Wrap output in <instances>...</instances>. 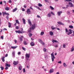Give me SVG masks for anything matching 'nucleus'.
<instances>
[{"mask_svg":"<svg viewBox=\"0 0 74 74\" xmlns=\"http://www.w3.org/2000/svg\"><path fill=\"white\" fill-rule=\"evenodd\" d=\"M58 63H60V64H61V63H62V62L60 61L58 62Z\"/></svg>","mask_w":74,"mask_h":74,"instance_id":"nucleus-58","label":"nucleus"},{"mask_svg":"<svg viewBox=\"0 0 74 74\" xmlns=\"http://www.w3.org/2000/svg\"><path fill=\"white\" fill-rule=\"evenodd\" d=\"M49 34L51 36H53V32H50Z\"/></svg>","mask_w":74,"mask_h":74,"instance_id":"nucleus-25","label":"nucleus"},{"mask_svg":"<svg viewBox=\"0 0 74 74\" xmlns=\"http://www.w3.org/2000/svg\"><path fill=\"white\" fill-rule=\"evenodd\" d=\"M53 71H54V69L52 68L50 70V71H49V73L51 74V73H53Z\"/></svg>","mask_w":74,"mask_h":74,"instance_id":"nucleus-7","label":"nucleus"},{"mask_svg":"<svg viewBox=\"0 0 74 74\" xmlns=\"http://www.w3.org/2000/svg\"><path fill=\"white\" fill-rule=\"evenodd\" d=\"M56 27H54L53 26L51 27V29L52 30H55V29H56Z\"/></svg>","mask_w":74,"mask_h":74,"instance_id":"nucleus-24","label":"nucleus"},{"mask_svg":"<svg viewBox=\"0 0 74 74\" xmlns=\"http://www.w3.org/2000/svg\"><path fill=\"white\" fill-rule=\"evenodd\" d=\"M22 49H23V50H24V51H26V49L24 48L23 47H22Z\"/></svg>","mask_w":74,"mask_h":74,"instance_id":"nucleus-42","label":"nucleus"},{"mask_svg":"<svg viewBox=\"0 0 74 74\" xmlns=\"http://www.w3.org/2000/svg\"><path fill=\"white\" fill-rule=\"evenodd\" d=\"M22 66H20L18 67V69L19 70H22Z\"/></svg>","mask_w":74,"mask_h":74,"instance_id":"nucleus-17","label":"nucleus"},{"mask_svg":"<svg viewBox=\"0 0 74 74\" xmlns=\"http://www.w3.org/2000/svg\"><path fill=\"white\" fill-rule=\"evenodd\" d=\"M3 30H6V31H7V29L6 28H4L3 29Z\"/></svg>","mask_w":74,"mask_h":74,"instance_id":"nucleus-55","label":"nucleus"},{"mask_svg":"<svg viewBox=\"0 0 74 74\" xmlns=\"http://www.w3.org/2000/svg\"><path fill=\"white\" fill-rule=\"evenodd\" d=\"M21 29H22L21 31V32H23L22 33H25V32L23 31V28H21Z\"/></svg>","mask_w":74,"mask_h":74,"instance_id":"nucleus-45","label":"nucleus"},{"mask_svg":"<svg viewBox=\"0 0 74 74\" xmlns=\"http://www.w3.org/2000/svg\"><path fill=\"white\" fill-rule=\"evenodd\" d=\"M28 22L29 23V25L30 26H32V28L33 30L35 28H36V24H34L33 25H32V22L30 21V20H28Z\"/></svg>","mask_w":74,"mask_h":74,"instance_id":"nucleus-1","label":"nucleus"},{"mask_svg":"<svg viewBox=\"0 0 74 74\" xmlns=\"http://www.w3.org/2000/svg\"><path fill=\"white\" fill-rule=\"evenodd\" d=\"M16 23H18V24H19V21L17 20H15Z\"/></svg>","mask_w":74,"mask_h":74,"instance_id":"nucleus-26","label":"nucleus"},{"mask_svg":"<svg viewBox=\"0 0 74 74\" xmlns=\"http://www.w3.org/2000/svg\"><path fill=\"white\" fill-rule=\"evenodd\" d=\"M9 18V17L8 16H6V18H7V19H8Z\"/></svg>","mask_w":74,"mask_h":74,"instance_id":"nucleus-61","label":"nucleus"},{"mask_svg":"<svg viewBox=\"0 0 74 74\" xmlns=\"http://www.w3.org/2000/svg\"><path fill=\"white\" fill-rule=\"evenodd\" d=\"M15 28L16 29H19V27H18V26H16Z\"/></svg>","mask_w":74,"mask_h":74,"instance_id":"nucleus-47","label":"nucleus"},{"mask_svg":"<svg viewBox=\"0 0 74 74\" xmlns=\"http://www.w3.org/2000/svg\"><path fill=\"white\" fill-rule=\"evenodd\" d=\"M18 55H20V54H21V52H18Z\"/></svg>","mask_w":74,"mask_h":74,"instance_id":"nucleus-64","label":"nucleus"},{"mask_svg":"<svg viewBox=\"0 0 74 74\" xmlns=\"http://www.w3.org/2000/svg\"><path fill=\"white\" fill-rule=\"evenodd\" d=\"M41 44H42V45H44V44H45V43H44V42L43 41H42L40 43Z\"/></svg>","mask_w":74,"mask_h":74,"instance_id":"nucleus-36","label":"nucleus"},{"mask_svg":"<svg viewBox=\"0 0 74 74\" xmlns=\"http://www.w3.org/2000/svg\"><path fill=\"white\" fill-rule=\"evenodd\" d=\"M65 47H66V45L65 44H64L63 45V48H65Z\"/></svg>","mask_w":74,"mask_h":74,"instance_id":"nucleus-49","label":"nucleus"},{"mask_svg":"<svg viewBox=\"0 0 74 74\" xmlns=\"http://www.w3.org/2000/svg\"><path fill=\"white\" fill-rule=\"evenodd\" d=\"M38 6L40 7H42V4H41L40 3H38Z\"/></svg>","mask_w":74,"mask_h":74,"instance_id":"nucleus-30","label":"nucleus"},{"mask_svg":"<svg viewBox=\"0 0 74 74\" xmlns=\"http://www.w3.org/2000/svg\"><path fill=\"white\" fill-rule=\"evenodd\" d=\"M7 56H8V54H6L5 55V57H7Z\"/></svg>","mask_w":74,"mask_h":74,"instance_id":"nucleus-62","label":"nucleus"},{"mask_svg":"<svg viewBox=\"0 0 74 74\" xmlns=\"http://www.w3.org/2000/svg\"><path fill=\"white\" fill-rule=\"evenodd\" d=\"M22 11H25V9H24L23 8L22 9Z\"/></svg>","mask_w":74,"mask_h":74,"instance_id":"nucleus-63","label":"nucleus"},{"mask_svg":"<svg viewBox=\"0 0 74 74\" xmlns=\"http://www.w3.org/2000/svg\"><path fill=\"white\" fill-rule=\"evenodd\" d=\"M69 27L70 29H73V26L72 25H70L69 26Z\"/></svg>","mask_w":74,"mask_h":74,"instance_id":"nucleus-33","label":"nucleus"},{"mask_svg":"<svg viewBox=\"0 0 74 74\" xmlns=\"http://www.w3.org/2000/svg\"><path fill=\"white\" fill-rule=\"evenodd\" d=\"M63 65L64 66V67H67V65L65 63H64L63 64Z\"/></svg>","mask_w":74,"mask_h":74,"instance_id":"nucleus-29","label":"nucleus"},{"mask_svg":"<svg viewBox=\"0 0 74 74\" xmlns=\"http://www.w3.org/2000/svg\"><path fill=\"white\" fill-rule=\"evenodd\" d=\"M23 21V23H24V24H26V22H25V19L24 18L22 19Z\"/></svg>","mask_w":74,"mask_h":74,"instance_id":"nucleus-23","label":"nucleus"},{"mask_svg":"<svg viewBox=\"0 0 74 74\" xmlns=\"http://www.w3.org/2000/svg\"><path fill=\"white\" fill-rule=\"evenodd\" d=\"M45 2H46V3H47L48 2V0H45Z\"/></svg>","mask_w":74,"mask_h":74,"instance_id":"nucleus-54","label":"nucleus"},{"mask_svg":"<svg viewBox=\"0 0 74 74\" xmlns=\"http://www.w3.org/2000/svg\"><path fill=\"white\" fill-rule=\"evenodd\" d=\"M30 54H28L27 53H26V55H25V57L27 59L28 58L29 59V58H30Z\"/></svg>","mask_w":74,"mask_h":74,"instance_id":"nucleus-5","label":"nucleus"},{"mask_svg":"<svg viewBox=\"0 0 74 74\" xmlns=\"http://www.w3.org/2000/svg\"><path fill=\"white\" fill-rule=\"evenodd\" d=\"M14 41L15 44H16V42H17V40H14Z\"/></svg>","mask_w":74,"mask_h":74,"instance_id":"nucleus-50","label":"nucleus"},{"mask_svg":"<svg viewBox=\"0 0 74 74\" xmlns=\"http://www.w3.org/2000/svg\"><path fill=\"white\" fill-rule=\"evenodd\" d=\"M24 8H26V5H24Z\"/></svg>","mask_w":74,"mask_h":74,"instance_id":"nucleus-60","label":"nucleus"},{"mask_svg":"<svg viewBox=\"0 0 74 74\" xmlns=\"http://www.w3.org/2000/svg\"><path fill=\"white\" fill-rule=\"evenodd\" d=\"M37 18H40V16L38 15H37Z\"/></svg>","mask_w":74,"mask_h":74,"instance_id":"nucleus-57","label":"nucleus"},{"mask_svg":"<svg viewBox=\"0 0 74 74\" xmlns=\"http://www.w3.org/2000/svg\"><path fill=\"white\" fill-rule=\"evenodd\" d=\"M74 47L73 46L72 47L71 50V52H73L74 51Z\"/></svg>","mask_w":74,"mask_h":74,"instance_id":"nucleus-19","label":"nucleus"},{"mask_svg":"<svg viewBox=\"0 0 74 74\" xmlns=\"http://www.w3.org/2000/svg\"><path fill=\"white\" fill-rule=\"evenodd\" d=\"M57 23L59 24V25H64L63 23H62L60 21L58 22H57Z\"/></svg>","mask_w":74,"mask_h":74,"instance_id":"nucleus-11","label":"nucleus"},{"mask_svg":"<svg viewBox=\"0 0 74 74\" xmlns=\"http://www.w3.org/2000/svg\"><path fill=\"white\" fill-rule=\"evenodd\" d=\"M51 14H52V15H55V14L53 12H51Z\"/></svg>","mask_w":74,"mask_h":74,"instance_id":"nucleus-46","label":"nucleus"},{"mask_svg":"<svg viewBox=\"0 0 74 74\" xmlns=\"http://www.w3.org/2000/svg\"><path fill=\"white\" fill-rule=\"evenodd\" d=\"M69 6L70 7H74V5L73 4H72L71 2H70L69 3Z\"/></svg>","mask_w":74,"mask_h":74,"instance_id":"nucleus-4","label":"nucleus"},{"mask_svg":"<svg viewBox=\"0 0 74 74\" xmlns=\"http://www.w3.org/2000/svg\"><path fill=\"white\" fill-rule=\"evenodd\" d=\"M23 44L24 45H27V44L26 41H24L23 42Z\"/></svg>","mask_w":74,"mask_h":74,"instance_id":"nucleus-34","label":"nucleus"},{"mask_svg":"<svg viewBox=\"0 0 74 74\" xmlns=\"http://www.w3.org/2000/svg\"><path fill=\"white\" fill-rule=\"evenodd\" d=\"M30 45L31 46H34V45H35V44L34 42H31L30 43Z\"/></svg>","mask_w":74,"mask_h":74,"instance_id":"nucleus-13","label":"nucleus"},{"mask_svg":"<svg viewBox=\"0 0 74 74\" xmlns=\"http://www.w3.org/2000/svg\"><path fill=\"white\" fill-rule=\"evenodd\" d=\"M9 2L10 3H12V1H11V0H10L9 1Z\"/></svg>","mask_w":74,"mask_h":74,"instance_id":"nucleus-59","label":"nucleus"},{"mask_svg":"<svg viewBox=\"0 0 74 74\" xmlns=\"http://www.w3.org/2000/svg\"><path fill=\"white\" fill-rule=\"evenodd\" d=\"M44 32H42L40 33V35H41V36H42L43 35H44Z\"/></svg>","mask_w":74,"mask_h":74,"instance_id":"nucleus-32","label":"nucleus"},{"mask_svg":"<svg viewBox=\"0 0 74 74\" xmlns=\"http://www.w3.org/2000/svg\"><path fill=\"white\" fill-rule=\"evenodd\" d=\"M16 32L18 33L19 34V33H21V34L23 33L22 32H21V31H20V30L16 31Z\"/></svg>","mask_w":74,"mask_h":74,"instance_id":"nucleus-9","label":"nucleus"},{"mask_svg":"<svg viewBox=\"0 0 74 74\" xmlns=\"http://www.w3.org/2000/svg\"><path fill=\"white\" fill-rule=\"evenodd\" d=\"M1 39H2V40H3V39H4V38H3V36H1Z\"/></svg>","mask_w":74,"mask_h":74,"instance_id":"nucleus-51","label":"nucleus"},{"mask_svg":"<svg viewBox=\"0 0 74 74\" xmlns=\"http://www.w3.org/2000/svg\"><path fill=\"white\" fill-rule=\"evenodd\" d=\"M22 38H23V36H21V37H20L19 39V40L20 41H21V42L23 41V39Z\"/></svg>","mask_w":74,"mask_h":74,"instance_id":"nucleus-14","label":"nucleus"},{"mask_svg":"<svg viewBox=\"0 0 74 74\" xmlns=\"http://www.w3.org/2000/svg\"><path fill=\"white\" fill-rule=\"evenodd\" d=\"M35 7H36V8H37V9H38V10H40V11L41 10V9H40V7H39L37 6H35Z\"/></svg>","mask_w":74,"mask_h":74,"instance_id":"nucleus-18","label":"nucleus"},{"mask_svg":"<svg viewBox=\"0 0 74 74\" xmlns=\"http://www.w3.org/2000/svg\"><path fill=\"white\" fill-rule=\"evenodd\" d=\"M51 55L52 62H53L54 61V59H55V57L54 56V55L53 53L51 54Z\"/></svg>","mask_w":74,"mask_h":74,"instance_id":"nucleus-2","label":"nucleus"},{"mask_svg":"<svg viewBox=\"0 0 74 74\" xmlns=\"http://www.w3.org/2000/svg\"><path fill=\"white\" fill-rule=\"evenodd\" d=\"M5 70H7V69H8V67H6L5 68Z\"/></svg>","mask_w":74,"mask_h":74,"instance_id":"nucleus-52","label":"nucleus"},{"mask_svg":"<svg viewBox=\"0 0 74 74\" xmlns=\"http://www.w3.org/2000/svg\"><path fill=\"white\" fill-rule=\"evenodd\" d=\"M65 32L66 33H67L68 32H69V31H68V30H67V28L65 29Z\"/></svg>","mask_w":74,"mask_h":74,"instance_id":"nucleus-41","label":"nucleus"},{"mask_svg":"<svg viewBox=\"0 0 74 74\" xmlns=\"http://www.w3.org/2000/svg\"><path fill=\"white\" fill-rule=\"evenodd\" d=\"M29 37H32V34L31 33H29Z\"/></svg>","mask_w":74,"mask_h":74,"instance_id":"nucleus-35","label":"nucleus"},{"mask_svg":"<svg viewBox=\"0 0 74 74\" xmlns=\"http://www.w3.org/2000/svg\"><path fill=\"white\" fill-rule=\"evenodd\" d=\"M9 9V8L8 7H6V8H5V9L7 11H8Z\"/></svg>","mask_w":74,"mask_h":74,"instance_id":"nucleus-27","label":"nucleus"},{"mask_svg":"<svg viewBox=\"0 0 74 74\" xmlns=\"http://www.w3.org/2000/svg\"><path fill=\"white\" fill-rule=\"evenodd\" d=\"M0 68H1V70H4V67L1 66H0Z\"/></svg>","mask_w":74,"mask_h":74,"instance_id":"nucleus-37","label":"nucleus"},{"mask_svg":"<svg viewBox=\"0 0 74 74\" xmlns=\"http://www.w3.org/2000/svg\"><path fill=\"white\" fill-rule=\"evenodd\" d=\"M18 64V62L15 61H14L13 62V64H14V65H17Z\"/></svg>","mask_w":74,"mask_h":74,"instance_id":"nucleus-8","label":"nucleus"},{"mask_svg":"<svg viewBox=\"0 0 74 74\" xmlns=\"http://www.w3.org/2000/svg\"><path fill=\"white\" fill-rule=\"evenodd\" d=\"M8 27H11V24L9 22H8Z\"/></svg>","mask_w":74,"mask_h":74,"instance_id":"nucleus-21","label":"nucleus"},{"mask_svg":"<svg viewBox=\"0 0 74 74\" xmlns=\"http://www.w3.org/2000/svg\"><path fill=\"white\" fill-rule=\"evenodd\" d=\"M17 46H12L11 47L12 49H16V48H17Z\"/></svg>","mask_w":74,"mask_h":74,"instance_id":"nucleus-22","label":"nucleus"},{"mask_svg":"<svg viewBox=\"0 0 74 74\" xmlns=\"http://www.w3.org/2000/svg\"><path fill=\"white\" fill-rule=\"evenodd\" d=\"M4 58H5V57H1V60H2V62H4L5 61V60H4Z\"/></svg>","mask_w":74,"mask_h":74,"instance_id":"nucleus-12","label":"nucleus"},{"mask_svg":"<svg viewBox=\"0 0 74 74\" xmlns=\"http://www.w3.org/2000/svg\"><path fill=\"white\" fill-rule=\"evenodd\" d=\"M52 42L53 43H54V42H58L57 41V40H53L52 41Z\"/></svg>","mask_w":74,"mask_h":74,"instance_id":"nucleus-28","label":"nucleus"},{"mask_svg":"<svg viewBox=\"0 0 74 74\" xmlns=\"http://www.w3.org/2000/svg\"><path fill=\"white\" fill-rule=\"evenodd\" d=\"M38 41L39 42L41 43L42 41L41 40V39H39L38 40Z\"/></svg>","mask_w":74,"mask_h":74,"instance_id":"nucleus-44","label":"nucleus"},{"mask_svg":"<svg viewBox=\"0 0 74 74\" xmlns=\"http://www.w3.org/2000/svg\"><path fill=\"white\" fill-rule=\"evenodd\" d=\"M62 11H61L60 12H57V14L59 16H60V14H62Z\"/></svg>","mask_w":74,"mask_h":74,"instance_id":"nucleus-15","label":"nucleus"},{"mask_svg":"<svg viewBox=\"0 0 74 74\" xmlns=\"http://www.w3.org/2000/svg\"><path fill=\"white\" fill-rule=\"evenodd\" d=\"M30 9H28L27 10L26 12H27V14L28 15L31 14V11H30Z\"/></svg>","mask_w":74,"mask_h":74,"instance_id":"nucleus-3","label":"nucleus"},{"mask_svg":"<svg viewBox=\"0 0 74 74\" xmlns=\"http://www.w3.org/2000/svg\"><path fill=\"white\" fill-rule=\"evenodd\" d=\"M32 32V30H31L30 29H28V33H30Z\"/></svg>","mask_w":74,"mask_h":74,"instance_id":"nucleus-43","label":"nucleus"},{"mask_svg":"<svg viewBox=\"0 0 74 74\" xmlns=\"http://www.w3.org/2000/svg\"><path fill=\"white\" fill-rule=\"evenodd\" d=\"M69 32L67 34L68 35H70V34H72V30L71 29H69Z\"/></svg>","mask_w":74,"mask_h":74,"instance_id":"nucleus-6","label":"nucleus"},{"mask_svg":"<svg viewBox=\"0 0 74 74\" xmlns=\"http://www.w3.org/2000/svg\"><path fill=\"white\" fill-rule=\"evenodd\" d=\"M25 68L23 69V73H25Z\"/></svg>","mask_w":74,"mask_h":74,"instance_id":"nucleus-48","label":"nucleus"},{"mask_svg":"<svg viewBox=\"0 0 74 74\" xmlns=\"http://www.w3.org/2000/svg\"><path fill=\"white\" fill-rule=\"evenodd\" d=\"M43 51L44 52H46L47 51V49L45 48H44L43 49Z\"/></svg>","mask_w":74,"mask_h":74,"instance_id":"nucleus-38","label":"nucleus"},{"mask_svg":"<svg viewBox=\"0 0 74 74\" xmlns=\"http://www.w3.org/2000/svg\"><path fill=\"white\" fill-rule=\"evenodd\" d=\"M12 54L13 56L15 57V51H13L12 53Z\"/></svg>","mask_w":74,"mask_h":74,"instance_id":"nucleus-31","label":"nucleus"},{"mask_svg":"<svg viewBox=\"0 0 74 74\" xmlns=\"http://www.w3.org/2000/svg\"><path fill=\"white\" fill-rule=\"evenodd\" d=\"M17 10V8H15V9H14L13 10L12 12H15V11H16Z\"/></svg>","mask_w":74,"mask_h":74,"instance_id":"nucleus-20","label":"nucleus"},{"mask_svg":"<svg viewBox=\"0 0 74 74\" xmlns=\"http://www.w3.org/2000/svg\"><path fill=\"white\" fill-rule=\"evenodd\" d=\"M67 14L68 15H70V12L69 11H68L67 12Z\"/></svg>","mask_w":74,"mask_h":74,"instance_id":"nucleus-56","label":"nucleus"},{"mask_svg":"<svg viewBox=\"0 0 74 74\" xmlns=\"http://www.w3.org/2000/svg\"><path fill=\"white\" fill-rule=\"evenodd\" d=\"M29 8L31 9V10H33V9L32 7V6H30Z\"/></svg>","mask_w":74,"mask_h":74,"instance_id":"nucleus-53","label":"nucleus"},{"mask_svg":"<svg viewBox=\"0 0 74 74\" xmlns=\"http://www.w3.org/2000/svg\"><path fill=\"white\" fill-rule=\"evenodd\" d=\"M50 8H51V10H54V8H53V7H52V6H50Z\"/></svg>","mask_w":74,"mask_h":74,"instance_id":"nucleus-39","label":"nucleus"},{"mask_svg":"<svg viewBox=\"0 0 74 74\" xmlns=\"http://www.w3.org/2000/svg\"><path fill=\"white\" fill-rule=\"evenodd\" d=\"M5 66H6V67H10L11 66V65L10 64H8L7 63H6L5 64Z\"/></svg>","mask_w":74,"mask_h":74,"instance_id":"nucleus-10","label":"nucleus"},{"mask_svg":"<svg viewBox=\"0 0 74 74\" xmlns=\"http://www.w3.org/2000/svg\"><path fill=\"white\" fill-rule=\"evenodd\" d=\"M51 13H49L47 14V16H48V17H49V18L51 17Z\"/></svg>","mask_w":74,"mask_h":74,"instance_id":"nucleus-16","label":"nucleus"},{"mask_svg":"<svg viewBox=\"0 0 74 74\" xmlns=\"http://www.w3.org/2000/svg\"><path fill=\"white\" fill-rule=\"evenodd\" d=\"M65 2L66 1H71V0H65Z\"/></svg>","mask_w":74,"mask_h":74,"instance_id":"nucleus-40","label":"nucleus"}]
</instances>
